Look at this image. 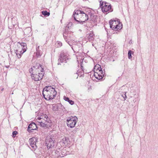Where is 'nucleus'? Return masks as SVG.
<instances>
[{"instance_id":"f257e3e1","label":"nucleus","mask_w":158,"mask_h":158,"mask_svg":"<svg viewBox=\"0 0 158 158\" xmlns=\"http://www.w3.org/2000/svg\"><path fill=\"white\" fill-rule=\"evenodd\" d=\"M56 94V92L54 88L51 86L45 87L43 91V95L44 98L46 100H52Z\"/></svg>"},{"instance_id":"f03ea898","label":"nucleus","mask_w":158,"mask_h":158,"mask_svg":"<svg viewBox=\"0 0 158 158\" xmlns=\"http://www.w3.org/2000/svg\"><path fill=\"white\" fill-rule=\"evenodd\" d=\"M36 120L39 125L44 128H48L52 125L51 121L46 114L38 117Z\"/></svg>"},{"instance_id":"7ed1b4c3","label":"nucleus","mask_w":158,"mask_h":158,"mask_svg":"<svg viewBox=\"0 0 158 158\" xmlns=\"http://www.w3.org/2000/svg\"><path fill=\"white\" fill-rule=\"evenodd\" d=\"M73 15L74 19L79 23L85 22L88 19L87 14L84 11L80 10H75Z\"/></svg>"},{"instance_id":"20e7f679","label":"nucleus","mask_w":158,"mask_h":158,"mask_svg":"<svg viewBox=\"0 0 158 158\" xmlns=\"http://www.w3.org/2000/svg\"><path fill=\"white\" fill-rule=\"evenodd\" d=\"M100 6L101 9L103 12L108 13L112 12L113 9L112 8L110 4L102 0L100 1Z\"/></svg>"},{"instance_id":"39448f33","label":"nucleus","mask_w":158,"mask_h":158,"mask_svg":"<svg viewBox=\"0 0 158 158\" xmlns=\"http://www.w3.org/2000/svg\"><path fill=\"white\" fill-rule=\"evenodd\" d=\"M110 27L113 30H118L122 28V24L118 19L111 20L110 21Z\"/></svg>"},{"instance_id":"423d86ee","label":"nucleus","mask_w":158,"mask_h":158,"mask_svg":"<svg viewBox=\"0 0 158 158\" xmlns=\"http://www.w3.org/2000/svg\"><path fill=\"white\" fill-rule=\"evenodd\" d=\"M44 73V71H42V72H38L37 73H31V78L35 81H40L42 79Z\"/></svg>"},{"instance_id":"0eeeda50","label":"nucleus","mask_w":158,"mask_h":158,"mask_svg":"<svg viewBox=\"0 0 158 158\" xmlns=\"http://www.w3.org/2000/svg\"><path fill=\"white\" fill-rule=\"evenodd\" d=\"M44 70V69L40 64L33 66L29 69V71L31 74L37 73L38 72H42V71Z\"/></svg>"},{"instance_id":"6e6552de","label":"nucleus","mask_w":158,"mask_h":158,"mask_svg":"<svg viewBox=\"0 0 158 158\" xmlns=\"http://www.w3.org/2000/svg\"><path fill=\"white\" fill-rule=\"evenodd\" d=\"M37 141V139L35 137H32L30 139L29 142L31 146L30 147L31 149L33 151H35L37 148V146L36 144V142Z\"/></svg>"},{"instance_id":"1a4fd4ad","label":"nucleus","mask_w":158,"mask_h":158,"mask_svg":"<svg viewBox=\"0 0 158 158\" xmlns=\"http://www.w3.org/2000/svg\"><path fill=\"white\" fill-rule=\"evenodd\" d=\"M45 143L48 148H52L54 146V140L50 137H47L45 140Z\"/></svg>"},{"instance_id":"9d476101","label":"nucleus","mask_w":158,"mask_h":158,"mask_svg":"<svg viewBox=\"0 0 158 158\" xmlns=\"http://www.w3.org/2000/svg\"><path fill=\"white\" fill-rule=\"evenodd\" d=\"M81 69H79L77 70V73L74 74V77L76 78H77L78 76H79L80 77H82L84 75V73H87L86 71L85 70L82 64V63L81 64Z\"/></svg>"},{"instance_id":"9b49d317","label":"nucleus","mask_w":158,"mask_h":158,"mask_svg":"<svg viewBox=\"0 0 158 158\" xmlns=\"http://www.w3.org/2000/svg\"><path fill=\"white\" fill-rule=\"evenodd\" d=\"M68 60V56L66 53L62 52L60 55V57L58 60V64H60V63L63 62H66V60Z\"/></svg>"},{"instance_id":"f8f14e48","label":"nucleus","mask_w":158,"mask_h":158,"mask_svg":"<svg viewBox=\"0 0 158 158\" xmlns=\"http://www.w3.org/2000/svg\"><path fill=\"white\" fill-rule=\"evenodd\" d=\"M97 72L94 73V75L97 79L100 80L102 79L104 75V72L102 70L97 71Z\"/></svg>"},{"instance_id":"ddd939ff","label":"nucleus","mask_w":158,"mask_h":158,"mask_svg":"<svg viewBox=\"0 0 158 158\" xmlns=\"http://www.w3.org/2000/svg\"><path fill=\"white\" fill-rule=\"evenodd\" d=\"M77 117H70V127L71 128L74 127L77 122Z\"/></svg>"},{"instance_id":"4468645a","label":"nucleus","mask_w":158,"mask_h":158,"mask_svg":"<svg viewBox=\"0 0 158 158\" xmlns=\"http://www.w3.org/2000/svg\"><path fill=\"white\" fill-rule=\"evenodd\" d=\"M22 46H23L24 47V48H23V51H22V52H17L16 49H14L15 52L18 58H19L21 57L22 55L26 51L27 49V44L26 43L22 44Z\"/></svg>"},{"instance_id":"2eb2a0df","label":"nucleus","mask_w":158,"mask_h":158,"mask_svg":"<svg viewBox=\"0 0 158 158\" xmlns=\"http://www.w3.org/2000/svg\"><path fill=\"white\" fill-rule=\"evenodd\" d=\"M25 43H20L18 42L17 43L16 45H15V49L17 50V52H21L23 51L24 46H22V44Z\"/></svg>"},{"instance_id":"dca6fc26","label":"nucleus","mask_w":158,"mask_h":158,"mask_svg":"<svg viewBox=\"0 0 158 158\" xmlns=\"http://www.w3.org/2000/svg\"><path fill=\"white\" fill-rule=\"evenodd\" d=\"M37 128L36 124L32 122L30 124L28 127L27 131L29 132H32V130H35Z\"/></svg>"},{"instance_id":"f3484780","label":"nucleus","mask_w":158,"mask_h":158,"mask_svg":"<svg viewBox=\"0 0 158 158\" xmlns=\"http://www.w3.org/2000/svg\"><path fill=\"white\" fill-rule=\"evenodd\" d=\"M69 27L68 25H67V26L65 27V31L64 32L63 34V36L65 39V40L69 44V41L68 40V39L69 37L68 28Z\"/></svg>"},{"instance_id":"a211bd4d","label":"nucleus","mask_w":158,"mask_h":158,"mask_svg":"<svg viewBox=\"0 0 158 158\" xmlns=\"http://www.w3.org/2000/svg\"><path fill=\"white\" fill-rule=\"evenodd\" d=\"M40 46H38L36 48V56L37 57H40L42 55V51L39 50Z\"/></svg>"},{"instance_id":"6ab92c4d","label":"nucleus","mask_w":158,"mask_h":158,"mask_svg":"<svg viewBox=\"0 0 158 158\" xmlns=\"http://www.w3.org/2000/svg\"><path fill=\"white\" fill-rule=\"evenodd\" d=\"M62 150H60V149H56L55 151V156L56 157H62Z\"/></svg>"},{"instance_id":"aec40b11","label":"nucleus","mask_w":158,"mask_h":158,"mask_svg":"<svg viewBox=\"0 0 158 158\" xmlns=\"http://www.w3.org/2000/svg\"><path fill=\"white\" fill-rule=\"evenodd\" d=\"M102 70L100 65L98 64H96L94 67V73L97 72V71Z\"/></svg>"},{"instance_id":"412c9836","label":"nucleus","mask_w":158,"mask_h":158,"mask_svg":"<svg viewBox=\"0 0 158 158\" xmlns=\"http://www.w3.org/2000/svg\"><path fill=\"white\" fill-rule=\"evenodd\" d=\"M94 34L93 32H91L89 34L88 36V39L89 41H92L94 39Z\"/></svg>"},{"instance_id":"4be33fe9","label":"nucleus","mask_w":158,"mask_h":158,"mask_svg":"<svg viewBox=\"0 0 158 158\" xmlns=\"http://www.w3.org/2000/svg\"><path fill=\"white\" fill-rule=\"evenodd\" d=\"M31 28L30 27H27L23 31L24 35H27L30 33L31 32Z\"/></svg>"},{"instance_id":"5701e85b","label":"nucleus","mask_w":158,"mask_h":158,"mask_svg":"<svg viewBox=\"0 0 158 158\" xmlns=\"http://www.w3.org/2000/svg\"><path fill=\"white\" fill-rule=\"evenodd\" d=\"M62 140L63 143L65 145H67L68 144V141L69 140V138L64 137Z\"/></svg>"},{"instance_id":"b1692460","label":"nucleus","mask_w":158,"mask_h":158,"mask_svg":"<svg viewBox=\"0 0 158 158\" xmlns=\"http://www.w3.org/2000/svg\"><path fill=\"white\" fill-rule=\"evenodd\" d=\"M12 24L14 26L17 25L18 23L17 20L15 18H13L12 19Z\"/></svg>"},{"instance_id":"393cba45","label":"nucleus","mask_w":158,"mask_h":158,"mask_svg":"<svg viewBox=\"0 0 158 158\" xmlns=\"http://www.w3.org/2000/svg\"><path fill=\"white\" fill-rule=\"evenodd\" d=\"M134 53V52L130 50L128 51V58L129 59H130L132 58L131 54H133Z\"/></svg>"},{"instance_id":"a878e982","label":"nucleus","mask_w":158,"mask_h":158,"mask_svg":"<svg viewBox=\"0 0 158 158\" xmlns=\"http://www.w3.org/2000/svg\"><path fill=\"white\" fill-rule=\"evenodd\" d=\"M41 13L44 16H49L50 15V13L47 12L46 11H43Z\"/></svg>"},{"instance_id":"bb28decb","label":"nucleus","mask_w":158,"mask_h":158,"mask_svg":"<svg viewBox=\"0 0 158 158\" xmlns=\"http://www.w3.org/2000/svg\"><path fill=\"white\" fill-rule=\"evenodd\" d=\"M62 152L61 153V154L62 155V157H63L66 155V154L67 152H66V151L65 149H63L62 150Z\"/></svg>"},{"instance_id":"cd10ccee","label":"nucleus","mask_w":158,"mask_h":158,"mask_svg":"<svg viewBox=\"0 0 158 158\" xmlns=\"http://www.w3.org/2000/svg\"><path fill=\"white\" fill-rule=\"evenodd\" d=\"M63 99L65 101L69 102V98L68 97H66V96H64L63 97Z\"/></svg>"},{"instance_id":"c85d7f7f","label":"nucleus","mask_w":158,"mask_h":158,"mask_svg":"<svg viewBox=\"0 0 158 158\" xmlns=\"http://www.w3.org/2000/svg\"><path fill=\"white\" fill-rule=\"evenodd\" d=\"M56 46H57L58 47H60L62 46V43L59 42H57L56 43Z\"/></svg>"},{"instance_id":"c756f323","label":"nucleus","mask_w":158,"mask_h":158,"mask_svg":"<svg viewBox=\"0 0 158 158\" xmlns=\"http://www.w3.org/2000/svg\"><path fill=\"white\" fill-rule=\"evenodd\" d=\"M17 134H18L17 131H13V133H12V135H13L12 136H13V138L15 137V136H16V135Z\"/></svg>"},{"instance_id":"7c9ffc66","label":"nucleus","mask_w":158,"mask_h":158,"mask_svg":"<svg viewBox=\"0 0 158 158\" xmlns=\"http://www.w3.org/2000/svg\"><path fill=\"white\" fill-rule=\"evenodd\" d=\"M124 95L123 94H122V97H123V98H124V100H125L127 98V97L126 96V92H124Z\"/></svg>"},{"instance_id":"2f4dec72","label":"nucleus","mask_w":158,"mask_h":158,"mask_svg":"<svg viewBox=\"0 0 158 158\" xmlns=\"http://www.w3.org/2000/svg\"><path fill=\"white\" fill-rule=\"evenodd\" d=\"M74 102L72 101V100H70V104L73 105L74 104Z\"/></svg>"},{"instance_id":"473e14b6","label":"nucleus","mask_w":158,"mask_h":158,"mask_svg":"<svg viewBox=\"0 0 158 158\" xmlns=\"http://www.w3.org/2000/svg\"><path fill=\"white\" fill-rule=\"evenodd\" d=\"M67 125L68 127H69V119H67Z\"/></svg>"},{"instance_id":"72a5a7b5","label":"nucleus","mask_w":158,"mask_h":158,"mask_svg":"<svg viewBox=\"0 0 158 158\" xmlns=\"http://www.w3.org/2000/svg\"><path fill=\"white\" fill-rule=\"evenodd\" d=\"M76 129H75V130H74V133L75 132H76Z\"/></svg>"}]
</instances>
